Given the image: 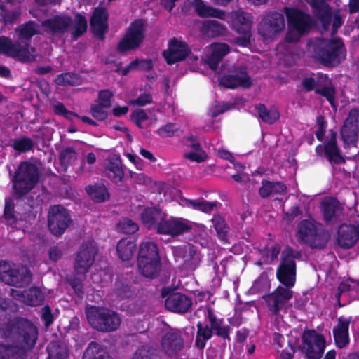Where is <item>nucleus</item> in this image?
<instances>
[{
  "mask_svg": "<svg viewBox=\"0 0 359 359\" xmlns=\"http://www.w3.org/2000/svg\"><path fill=\"white\" fill-rule=\"evenodd\" d=\"M41 171L34 163L21 161L12 177V187L14 194L21 198L31 191L39 181Z\"/></svg>",
  "mask_w": 359,
  "mask_h": 359,
  "instance_id": "obj_1",
  "label": "nucleus"
},
{
  "mask_svg": "<svg viewBox=\"0 0 359 359\" xmlns=\"http://www.w3.org/2000/svg\"><path fill=\"white\" fill-rule=\"evenodd\" d=\"M313 57L321 65L327 67L338 66L345 59L346 49L340 38L324 40L313 47Z\"/></svg>",
  "mask_w": 359,
  "mask_h": 359,
  "instance_id": "obj_2",
  "label": "nucleus"
},
{
  "mask_svg": "<svg viewBox=\"0 0 359 359\" xmlns=\"http://www.w3.org/2000/svg\"><path fill=\"white\" fill-rule=\"evenodd\" d=\"M4 336L31 348L36 343L39 330L31 320L19 317L9 321L6 325Z\"/></svg>",
  "mask_w": 359,
  "mask_h": 359,
  "instance_id": "obj_3",
  "label": "nucleus"
},
{
  "mask_svg": "<svg viewBox=\"0 0 359 359\" xmlns=\"http://www.w3.org/2000/svg\"><path fill=\"white\" fill-rule=\"evenodd\" d=\"M302 253L291 246L285 247L281 253L280 262L276 269L278 280L288 288L294 286L297 276V264L295 259H301Z\"/></svg>",
  "mask_w": 359,
  "mask_h": 359,
  "instance_id": "obj_4",
  "label": "nucleus"
},
{
  "mask_svg": "<svg viewBox=\"0 0 359 359\" xmlns=\"http://www.w3.org/2000/svg\"><path fill=\"white\" fill-rule=\"evenodd\" d=\"M86 317L94 329L103 332L116 330L121 323L116 312L104 307L91 306L87 309Z\"/></svg>",
  "mask_w": 359,
  "mask_h": 359,
  "instance_id": "obj_5",
  "label": "nucleus"
},
{
  "mask_svg": "<svg viewBox=\"0 0 359 359\" xmlns=\"http://www.w3.org/2000/svg\"><path fill=\"white\" fill-rule=\"evenodd\" d=\"M145 21L136 19L130 22L125 34L117 44L118 53H124L140 48L144 39Z\"/></svg>",
  "mask_w": 359,
  "mask_h": 359,
  "instance_id": "obj_6",
  "label": "nucleus"
},
{
  "mask_svg": "<svg viewBox=\"0 0 359 359\" xmlns=\"http://www.w3.org/2000/svg\"><path fill=\"white\" fill-rule=\"evenodd\" d=\"M72 220L68 210L62 205H50L48 212V228L55 236L65 233Z\"/></svg>",
  "mask_w": 359,
  "mask_h": 359,
  "instance_id": "obj_7",
  "label": "nucleus"
},
{
  "mask_svg": "<svg viewBox=\"0 0 359 359\" xmlns=\"http://www.w3.org/2000/svg\"><path fill=\"white\" fill-rule=\"evenodd\" d=\"M293 297L290 288L278 286L272 292L263 295L267 308L272 316H278L280 312L287 313L289 302Z\"/></svg>",
  "mask_w": 359,
  "mask_h": 359,
  "instance_id": "obj_8",
  "label": "nucleus"
},
{
  "mask_svg": "<svg viewBox=\"0 0 359 359\" xmlns=\"http://www.w3.org/2000/svg\"><path fill=\"white\" fill-rule=\"evenodd\" d=\"M98 249L93 241H88L81 244L74 259V268L76 274L85 275L92 267Z\"/></svg>",
  "mask_w": 359,
  "mask_h": 359,
  "instance_id": "obj_9",
  "label": "nucleus"
},
{
  "mask_svg": "<svg viewBox=\"0 0 359 359\" xmlns=\"http://www.w3.org/2000/svg\"><path fill=\"white\" fill-rule=\"evenodd\" d=\"M302 339L306 348V355L309 359L321 358L325 348V338L315 330L303 332Z\"/></svg>",
  "mask_w": 359,
  "mask_h": 359,
  "instance_id": "obj_10",
  "label": "nucleus"
},
{
  "mask_svg": "<svg viewBox=\"0 0 359 359\" xmlns=\"http://www.w3.org/2000/svg\"><path fill=\"white\" fill-rule=\"evenodd\" d=\"M191 228V222L182 217H170L167 219L163 217L158 221L156 232L175 237L189 232Z\"/></svg>",
  "mask_w": 359,
  "mask_h": 359,
  "instance_id": "obj_11",
  "label": "nucleus"
},
{
  "mask_svg": "<svg viewBox=\"0 0 359 359\" xmlns=\"http://www.w3.org/2000/svg\"><path fill=\"white\" fill-rule=\"evenodd\" d=\"M219 84L231 89L238 87L249 88L252 84V80L248 73L246 67H233L228 74L221 77Z\"/></svg>",
  "mask_w": 359,
  "mask_h": 359,
  "instance_id": "obj_12",
  "label": "nucleus"
},
{
  "mask_svg": "<svg viewBox=\"0 0 359 359\" xmlns=\"http://www.w3.org/2000/svg\"><path fill=\"white\" fill-rule=\"evenodd\" d=\"M283 14L273 12L263 18L258 27V33L264 39H272L285 28Z\"/></svg>",
  "mask_w": 359,
  "mask_h": 359,
  "instance_id": "obj_13",
  "label": "nucleus"
},
{
  "mask_svg": "<svg viewBox=\"0 0 359 359\" xmlns=\"http://www.w3.org/2000/svg\"><path fill=\"white\" fill-rule=\"evenodd\" d=\"M288 27L292 28L302 34H306L312 27L311 16L299 8H285Z\"/></svg>",
  "mask_w": 359,
  "mask_h": 359,
  "instance_id": "obj_14",
  "label": "nucleus"
},
{
  "mask_svg": "<svg viewBox=\"0 0 359 359\" xmlns=\"http://www.w3.org/2000/svg\"><path fill=\"white\" fill-rule=\"evenodd\" d=\"M204 316L212 326L213 334L219 337L222 341V345L226 346L230 345L231 337L230 334L232 328L229 325H224V319L219 318L215 313L214 309L210 306L205 308Z\"/></svg>",
  "mask_w": 359,
  "mask_h": 359,
  "instance_id": "obj_15",
  "label": "nucleus"
},
{
  "mask_svg": "<svg viewBox=\"0 0 359 359\" xmlns=\"http://www.w3.org/2000/svg\"><path fill=\"white\" fill-rule=\"evenodd\" d=\"M336 243L342 249L352 248L359 241L358 224H342L337 231Z\"/></svg>",
  "mask_w": 359,
  "mask_h": 359,
  "instance_id": "obj_16",
  "label": "nucleus"
},
{
  "mask_svg": "<svg viewBox=\"0 0 359 359\" xmlns=\"http://www.w3.org/2000/svg\"><path fill=\"white\" fill-rule=\"evenodd\" d=\"M73 24L72 18L67 14H57L42 21L46 32L53 36H62Z\"/></svg>",
  "mask_w": 359,
  "mask_h": 359,
  "instance_id": "obj_17",
  "label": "nucleus"
},
{
  "mask_svg": "<svg viewBox=\"0 0 359 359\" xmlns=\"http://www.w3.org/2000/svg\"><path fill=\"white\" fill-rule=\"evenodd\" d=\"M329 135L330 137L325 142L324 145L319 144L316 147V153L318 155L324 154L330 163L335 164L344 163V159L337 145V132L333 129H330L329 130Z\"/></svg>",
  "mask_w": 359,
  "mask_h": 359,
  "instance_id": "obj_18",
  "label": "nucleus"
},
{
  "mask_svg": "<svg viewBox=\"0 0 359 359\" xmlns=\"http://www.w3.org/2000/svg\"><path fill=\"white\" fill-rule=\"evenodd\" d=\"M175 256L183 259L182 267L187 271H195L201 262V254L192 244L177 248Z\"/></svg>",
  "mask_w": 359,
  "mask_h": 359,
  "instance_id": "obj_19",
  "label": "nucleus"
},
{
  "mask_svg": "<svg viewBox=\"0 0 359 359\" xmlns=\"http://www.w3.org/2000/svg\"><path fill=\"white\" fill-rule=\"evenodd\" d=\"M190 53L191 50L187 44L178 41L176 38H172L168 43V48L163 51V56L166 62L172 65L184 60Z\"/></svg>",
  "mask_w": 359,
  "mask_h": 359,
  "instance_id": "obj_20",
  "label": "nucleus"
},
{
  "mask_svg": "<svg viewBox=\"0 0 359 359\" xmlns=\"http://www.w3.org/2000/svg\"><path fill=\"white\" fill-rule=\"evenodd\" d=\"M193 304L192 299L181 292L170 294L165 300V308L174 313H185L188 312Z\"/></svg>",
  "mask_w": 359,
  "mask_h": 359,
  "instance_id": "obj_21",
  "label": "nucleus"
},
{
  "mask_svg": "<svg viewBox=\"0 0 359 359\" xmlns=\"http://www.w3.org/2000/svg\"><path fill=\"white\" fill-rule=\"evenodd\" d=\"M108 13L104 7H96L90 19V26L93 33L100 39H104V34L108 30Z\"/></svg>",
  "mask_w": 359,
  "mask_h": 359,
  "instance_id": "obj_22",
  "label": "nucleus"
},
{
  "mask_svg": "<svg viewBox=\"0 0 359 359\" xmlns=\"http://www.w3.org/2000/svg\"><path fill=\"white\" fill-rule=\"evenodd\" d=\"M161 346L169 357L176 356L184 348L182 335L176 332H167L161 339Z\"/></svg>",
  "mask_w": 359,
  "mask_h": 359,
  "instance_id": "obj_23",
  "label": "nucleus"
},
{
  "mask_svg": "<svg viewBox=\"0 0 359 359\" xmlns=\"http://www.w3.org/2000/svg\"><path fill=\"white\" fill-rule=\"evenodd\" d=\"M314 15L319 20L324 30L330 27L332 13L331 7L325 0H311L309 2Z\"/></svg>",
  "mask_w": 359,
  "mask_h": 359,
  "instance_id": "obj_24",
  "label": "nucleus"
},
{
  "mask_svg": "<svg viewBox=\"0 0 359 359\" xmlns=\"http://www.w3.org/2000/svg\"><path fill=\"white\" fill-rule=\"evenodd\" d=\"M29 43L23 42H13L11 39L8 43L4 55L22 62H30L33 60V57L30 53Z\"/></svg>",
  "mask_w": 359,
  "mask_h": 359,
  "instance_id": "obj_25",
  "label": "nucleus"
},
{
  "mask_svg": "<svg viewBox=\"0 0 359 359\" xmlns=\"http://www.w3.org/2000/svg\"><path fill=\"white\" fill-rule=\"evenodd\" d=\"M322 212L326 224H334L339 221L342 208L336 198H330L322 203Z\"/></svg>",
  "mask_w": 359,
  "mask_h": 359,
  "instance_id": "obj_26",
  "label": "nucleus"
},
{
  "mask_svg": "<svg viewBox=\"0 0 359 359\" xmlns=\"http://www.w3.org/2000/svg\"><path fill=\"white\" fill-rule=\"evenodd\" d=\"M200 32L207 37L217 38L225 36L227 29L224 24L217 20H206L202 22Z\"/></svg>",
  "mask_w": 359,
  "mask_h": 359,
  "instance_id": "obj_27",
  "label": "nucleus"
},
{
  "mask_svg": "<svg viewBox=\"0 0 359 359\" xmlns=\"http://www.w3.org/2000/svg\"><path fill=\"white\" fill-rule=\"evenodd\" d=\"M137 250L135 241L132 238H123L116 245L118 257L123 262L130 260Z\"/></svg>",
  "mask_w": 359,
  "mask_h": 359,
  "instance_id": "obj_28",
  "label": "nucleus"
},
{
  "mask_svg": "<svg viewBox=\"0 0 359 359\" xmlns=\"http://www.w3.org/2000/svg\"><path fill=\"white\" fill-rule=\"evenodd\" d=\"M140 218L147 229H155L156 231L158 221L160 218H163L162 211L159 208L146 207L141 212Z\"/></svg>",
  "mask_w": 359,
  "mask_h": 359,
  "instance_id": "obj_29",
  "label": "nucleus"
},
{
  "mask_svg": "<svg viewBox=\"0 0 359 359\" xmlns=\"http://www.w3.org/2000/svg\"><path fill=\"white\" fill-rule=\"evenodd\" d=\"M160 259L158 247L156 243L147 241L140 244L137 259V262Z\"/></svg>",
  "mask_w": 359,
  "mask_h": 359,
  "instance_id": "obj_30",
  "label": "nucleus"
},
{
  "mask_svg": "<svg viewBox=\"0 0 359 359\" xmlns=\"http://www.w3.org/2000/svg\"><path fill=\"white\" fill-rule=\"evenodd\" d=\"M137 266L144 277L153 280L157 278L161 271V259L137 262Z\"/></svg>",
  "mask_w": 359,
  "mask_h": 359,
  "instance_id": "obj_31",
  "label": "nucleus"
},
{
  "mask_svg": "<svg viewBox=\"0 0 359 359\" xmlns=\"http://www.w3.org/2000/svg\"><path fill=\"white\" fill-rule=\"evenodd\" d=\"M230 52L228 44L217 43L213 46L212 51L207 60V63L212 70H217L223 57Z\"/></svg>",
  "mask_w": 359,
  "mask_h": 359,
  "instance_id": "obj_32",
  "label": "nucleus"
},
{
  "mask_svg": "<svg viewBox=\"0 0 359 359\" xmlns=\"http://www.w3.org/2000/svg\"><path fill=\"white\" fill-rule=\"evenodd\" d=\"M197 331L195 339L194 345L200 350H203L206 346L207 341L213 336L212 326L203 325L201 321H198L196 324Z\"/></svg>",
  "mask_w": 359,
  "mask_h": 359,
  "instance_id": "obj_33",
  "label": "nucleus"
},
{
  "mask_svg": "<svg viewBox=\"0 0 359 359\" xmlns=\"http://www.w3.org/2000/svg\"><path fill=\"white\" fill-rule=\"evenodd\" d=\"M47 359H67L69 355V350L65 342L61 340L50 341L47 347Z\"/></svg>",
  "mask_w": 359,
  "mask_h": 359,
  "instance_id": "obj_34",
  "label": "nucleus"
},
{
  "mask_svg": "<svg viewBox=\"0 0 359 359\" xmlns=\"http://www.w3.org/2000/svg\"><path fill=\"white\" fill-rule=\"evenodd\" d=\"M83 359H113L109 352L96 341H90L84 351Z\"/></svg>",
  "mask_w": 359,
  "mask_h": 359,
  "instance_id": "obj_35",
  "label": "nucleus"
},
{
  "mask_svg": "<svg viewBox=\"0 0 359 359\" xmlns=\"http://www.w3.org/2000/svg\"><path fill=\"white\" fill-rule=\"evenodd\" d=\"M107 177L114 182H122L124 177V172L122 168V162L119 156L109 160L106 168Z\"/></svg>",
  "mask_w": 359,
  "mask_h": 359,
  "instance_id": "obj_36",
  "label": "nucleus"
},
{
  "mask_svg": "<svg viewBox=\"0 0 359 359\" xmlns=\"http://www.w3.org/2000/svg\"><path fill=\"white\" fill-rule=\"evenodd\" d=\"M259 117L267 124L272 125L280 118V112L275 107L268 109L264 104H258L255 106Z\"/></svg>",
  "mask_w": 359,
  "mask_h": 359,
  "instance_id": "obj_37",
  "label": "nucleus"
},
{
  "mask_svg": "<svg viewBox=\"0 0 359 359\" xmlns=\"http://www.w3.org/2000/svg\"><path fill=\"white\" fill-rule=\"evenodd\" d=\"M86 193L96 202L102 203L109 199V191L103 183L96 182L85 188Z\"/></svg>",
  "mask_w": 359,
  "mask_h": 359,
  "instance_id": "obj_38",
  "label": "nucleus"
},
{
  "mask_svg": "<svg viewBox=\"0 0 359 359\" xmlns=\"http://www.w3.org/2000/svg\"><path fill=\"white\" fill-rule=\"evenodd\" d=\"M252 16L248 13H238L232 20V27L237 33L251 32Z\"/></svg>",
  "mask_w": 359,
  "mask_h": 359,
  "instance_id": "obj_39",
  "label": "nucleus"
},
{
  "mask_svg": "<svg viewBox=\"0 0 359 359\" xmlns=\"http://www.w3.org/2000/svg\"><path fill=\"white\" fill-rule=\"evenodd\" d=\"M130 359H162V355L157 347L145 344L139 347Z\"/></svg>",
  "mask_w": 359,
  "mask_h": 359,
  "instance_id": "obj_40",
  "label": "nucleus"
},
{
  "mask_svg": "<svg viewBox=\"0 0 359 359\" xmlns=\"http://www.w3.org/2000/svg\"><path fill=\"white\" fill-rule=\"evenodd\" d=\"M23 302L29 306H36L41 305L44 300V295L41 290L37 287H32L21 292Z\"/></svg>",
  "mask_w": 359,
  "mask_h": 359,
  "instance_id": "obj_41",
  "label": "nucleus"
},
{
  "mask_svg": "<svg viewBox=\"0 0 359 359\" xmlns=\"http://www.w3.org/2000/svg\"><path fill=\"white\" fill-rule=\"evenodd\" d=\"M218 204H219V203L217 201H208L203 198L195 200H186V205L187 207L191 208L196 210L201 211L206 214L211 213Z\"/></svg>",
  "mask_w": 359,
  "mask_h": 359,
  "instance_id": "obj_42",
  "label": "nucleus"
},
{
  "mask_svg": "<svg viewBox=\"0 0 359 359\" xmlns=\"http://www.w3.org/2000/svg\"><path fill=\"white\" fill-rule=\"evenodd\" d=\"M39 25L33 20H29L20 25L16 29L20 41H30L37 34Z\"/></svg>",
  "mask_w": 359,
  "mask_h": 359,
  "instance_id": "obj_43",
  "label": "nucleus"
},
{
  "mask_svg": "<svg viewBox=\"0 0 359 359\" xmlns=\"http://www.w3.org/2000/svg\"><path fill=\"white\" fill-rule=\"evenodd\" d=\"M15 208V203L13 200L10 197L6 198L3 217L4 218L5 224L7 226H14L18 223V217Z\"/></svg>",
  "mask_w": 359,
  "mask_h": 359,
  "instance_id": "obj_44",
  "label": "nucleus"
},
{
  "mask_svg": "<svg viewBox=\"0 0 359 359\" xmlns=\"http://www.w3.org/2000/svg\"><path fill=\"white\" fill-rule=\"evenodd\" d=\"M192 6L196 14L202 18L219 16L221 11L207 6L203 0H193Z\"/></svg>",
  "mask_w": 359,
  "mask_h": 359,
  "instance_id": "obj_45",
  "label": "nucleus"
},
{
  "mask_svg": "<svg viewBox=\"0 0 359 359\" xmlns=\"http://www.w3.org/2000/svg\"><path fill=\"white\" fill-rule=\"evenodd\" d=\"M318 228L308 219L302 220L299 225L297 235L299 238L304 243L308 244L311 238L316 232Z\"/></svg>",
  "mask_w": 359,
  "mask_h": 359,
  "instance_id": "obj_46",
  "label": "nucleus"
},
{
  "mask_svg": "<svg viewBox=\"0 0 359 359\" xmlns=\"http://www.w3.org/2000/svg\"><path fill=\"white\" fill-rule=\"evenodd\" d=\"M114 291L116 297L121 300L128 299L133 294L131 285L122 278L116 280Z\"/></svg>",
  "mask_w": 359,
  "mask_h": 359,
  "instance_id": "obj_47",
  "label": "nucleus"
},
{
  "mask_svg": "<svg viewBox=\"0 0 359 359\" xmlns=\"http://www.w3.org/2000/svg\"><path fill=\"white\" fill-rule=\"evenodd\" d=\"M13 280L15 283H11V286L15 287H27L32 281V273L30 271L26 268L15 269Z\"/></svg>",
  "mask_w": 359,
  "mask_h": 359,
  "instance_id": "obj_48",
  "label": "nucleus"
},
{
  "mask_svg": "<svg viewBox=\"0 0 359 359\" xmlns=\"http://www.w3.org/2000/svg\"><path fill=\"white\" fill-rule=\"evenodd\" d=\"M212 223L219 239L226 243L228 241L229 226L224 217L219 215H214L212 219Z\"/></svg>",
  "mask_w": 359,
  "mask_h": 359,
  "instance_id": "obj_49",
  "label": "nucleus"
},
{
  "mask_svg": "<svg viewBox=\"0 0 359 359\" xmlns=\"http://www.w3.org/2000/svg\"><path fill=\"white\" fill-rule=\"evenodd\" d=\"M329 239L330 235L328 232L325 229L318 228L311 238L308 245L313 249H322L326 246Z\"/></svg>",
  "mask_w": 359,
  "mask_h": 359,
  "instance_id": "obj_50",
  "label": "nucleus"
},
{
  "mask_svg": "<svg viewBox=\"0 0 359 359\" xmlns=\"http://www.w3.org/2000/svg\"><path fill=\"white\" fill-rule=\"evenodd\" d=\"M15 266L6 260L0 262V280L5 284L11 285V283H15L13 279L15 274Z\"/></svg>",
  "mask_w": 359,
  "mask_h": 359,
  "instance_id": "obj_51",
  "label": "nucleus"
},
{
  "mask_svg": "<svg viewBox=\"0 0 359 359\" xmlns=\"http://www.w3.org/2000/svg\"><path fill=\"white\" fill-rule=\"evenodd\" d=\"M55 82L62 86H77L81 83V76L74 72H65L58 74L55 79Z\"/></svg>",
  "mask_w": 359,
  "mask_h": 359,
  "instance_id": "obj_52",
  "label": "nucleus"
},
{
  "mask_svg": "<svg viewBox=\"0 0 359 359\" xmlns=\"http://www.w3.org/2000/svg\"><path fill=\"white\" fill-rule=\"evenodd\" d=\"M88 22L86 17L82 14L77 13L74 16V30L72 32L73 40L76 41L86 32Z\"/></svg>",
  "mask_w": 359,
  "mask_h": 359,
  "instance_id": "obj_53",
  "label": "nucleus"
},
{
  "mask_svg": "<svg viewBox=\"0 0 359 359\" xmlns=\"http://www.w3.org/2000/svg\"><path fill=\"white\" fill-rule=\"evenodd\" d=\"M23 358V352L18 346L0 344V359Z\"/></svg>",
  "mask_w": 359,
  "mask_h": 359,
  "instance_id": "obj_54",
  "label": "nucleus"
},
{
  "mask_svg": "<svg viewBox=\"0 0 359 359\" xmlns=\"http://www.w3.org/2000/svg\"><path fill=\"white\" fill-rule=\"evenodd\" d=\"M358 127H348L343 126L341 129V135L344 143L348 147L355 146L358 141Z\"/></svg>",
  "mask_w": 359,
  "mask_h": 359,
  "instance_id": "obj_55",
  "label": "nucleus"
},
{
  "mask_svg": "<svg viewBox=\"0 0 359 359\" xmlns=\"http://www.w3.org/2000/svg\"><path fill=\"white\" fill-rule=\"evenodd\" d=\"M316 94L325 97L332 107H336V90L332 84L327 86L323 83H319L318 87H317L316 89Z\"/></svg>",
  "mask_w": 359,
  "mask_h": 359,
  "instance_id": "obj_56",
  "label": "nucleus"
},
{
  "mask_svg": "<svg viewBox=\"0 0 359 359\" xmlns=\"http://www.w3.org/2000/svg\"><path fill=\"white\" fill-rule=\"evenodd\" d=\"M281 250V246L280 244L276 243L269 248L268 245H265L262 249L259 250L260 255L264 259V262H268V259H271V262L278 259V255Z\"/></svg>",
  "mask_w": 359,
  "mask_h": 359,
  "instance_id": "obj_57",
  "label": "nucleus"
},
{
  "mask_svg": "<svg viewBox=\"0 0 359 359\" xmlns=\"http://www.w3.org/2000/svg\"><path fill=\"white\" fill-rule=\"evenodd\" d=\"M318 79L316 80L313 76H306L302 80V86L306 92H311L314 90L318 87V84L321 83V80L323 79H327V75L323 74L321 72L317 74Z\"/></svg>",
  "mask_w": 359,
  "mask_h": 359,
  "instance_id": "obj_58",
  "label": "nucleus"
},
{
  "mask_svg": "<svg viewBox=\"0 0 359 359\" xmlns=\"http://www.w3.org/2000/svg\"><path fill=\"white\" fill-rule=\"evenodd\" d=\"M12 147L18 153H26L33 148L34 142L30 137L23 136L21 138L14 140Z\"/></svg>",
  "mask_w": 359,
  "mask_h": 359,
  "instance_id": "obj_59",
  "label": "nucleus"
},
{
  "mask_svg": "<svg viewBox=\"0 0 359 359\" xmlns=\"http://www.w3.org/2000/svg\"><path fill=\"white\" fill-rule=\"evenodd\" d=\"M62 167L67 168L76 159V153L72 147H67L61 151L59 156Z\"/></svg>",
  "mask_w": 359,
  "mask_h": 359,
  "instance_id": "obj_60",
  "label": "nucleus"
},
{
  "mask_svg": "<svg viewBox=\"0 0 359 359\" xmlns=\"http://www.w3.org/2000/svg\"><path fill=\"white\" fill-rule=\"evenodd\" d=\"M114 97V93L109 89L101 90L98 92L97 98L95 100V104L101 107L110 108L111 107V100Z\"/></svg>",
  "mask_w": 359,
  "mask_h": 359,
  "instance_id": "obj_61",
  "label": "nucleus"
},
{
  "mask_svg": "<svg viewBox=\"0 0 359 359\" xmlns=\"http://www.w3.org/2000/svg\"><path fill=\"white\" fill-rule=\"evenodd\" d=\"M118 229L126 234L135 233L139 229L138 224L129 218H123L118 224Z\"/></svg>",
  "mask_w": 359,
  "mask_h": 359,
  "instance_id": "obj_62",
  "label": "nucleus"
},
{
  "mask_svg": "<svg viewBox=\"0 0 359 359\" xmlns=\"http://www.w3.org/2000/svg\"><path fill=\"white\" fill-rule=\"evenodd\" d=\"M107 108L94 103L90 107V113L97 121H104L107 119L109 116V113L104 110V109Z\"/></svg>",
  "mask_w": 359,
  "mask_h": 359,
  "instance_id": "obj_63",
  "label": "nucleus"
},
{
  "mask_svg": "<svg viewBox=\"0 0 359 359\" xmlns=\"http://www.w3.org/2000/svg\"><path fill=\"white\" fill-rule=\"evenodd\" d=\"M178 130L179 128L175 123H168L160 127L157 130V133L163 138L171 137L175 135Z\"/></svg>",
  "mask_w": 359,
  "mask_h": 359,
  "instance_id": "obj_64",
  "label": "nucleus"
}]
</instances>
